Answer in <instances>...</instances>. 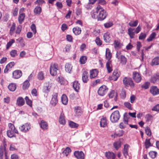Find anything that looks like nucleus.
<instances>
[{
    "mask_svg": "<svg viewBox=\"0 0 159 159\" xmlns=\"http://www.w3.org/2000/svg\"><path fill=\"white\" fill-rule=\"evenodd\" d=\"M150 85V83L148 82H147L144 83L142 86L141 88L142 89H147L148 88L149 86Z\"/></svg>",
    "mask_w": 159,
    "mask_h": 159,
    "instance_id": "nucleus-46",
    "label": "nucleus"
},
{
    "mask_svg": "<svg viewBox=\"0 0 159 159\" xmlns=\"http://www.w3.org/2000/svg\"><path fill=\"white\" fill-rule=\"evenodd\" d=\"M128 34L130 38H134L135 35L134 29L131 28H129L128 29Z\"/></svg>",
    "mask_w": 159,
    "mask_h": 159,
    "instance_id": "nucleus-21",
    "label": "nucleus"
},
{
    "mask_svg": "<svg viewBox=\"0 0 159 159\" xmlns=\"http://www.w3.org/2000/svg\"><path fill=\"white\" fill-rule=\"evenodd\" d=\"M106 67L107 69V71L109 73H111L112 71V65L111 61H107L106 64Z\"/></svg>",
    "mask_w": 159,
    "mask_h": 159,
    "instance_id": "nucleus-20",
    "label": "nucleus"
},
{
    "mask_svg": "<svg viewBox=\"0 0 159 159\" xmlns=\"http://www.w3.org/2000/svg\"><path fill=\"white\" fill-rule=\"evenodd\" d=\"M152 118V116L150 114H147L145 116V119L147 122L151 121Z\"/></svg>",
    "mask_w": 159,
    "mask_h": 159,
    "instance_id": "nucleus-48",
    "label": "nucleus"
},
{
    "mask_svg": "<svg viewBox=\"0 0 159 159\" xmlns=\"http://www.w3.org/2000/svg\"><path fill=\"white\" fill-rule=\"evenodd\" d=\"M65 116L63 111H62L60 114L59 117V123L63 125H65L66 121L65 118Z\"/></svg>",
    "mask_w": 159,
    "mask_h": 159,
    "instance_id": "nucleus-11",
    "label": "nucleus"
},
{
    "mask_svg": "<svg viewBox=\"0 0 159 159\" xmlns=\"http://www.w3.org/2000/svg\"><path fill=\"white\" fill-rule=\"evenodd\" d=\"M116 57L119 60L120 63L122 65H125L126 62L127 60L125 57L120 54V52H117L116 54Z\"/></svg>",
    "mask_w": 159,
    "mask_h": 159,
    "instance_id": "nucleus-5",
    "label": "nucleus"
},
{
    "mask_svg": "<svg viewBox=\"0 0 159 159\" xmlns=\"http://www.w3.org/2000/svg\"><path fill=\"white\" fill-rule=\"evenodd\" d=\"M98 71L96 69L91 70L90 71V77L91 79L94 78L98 75Z\"/></svg>",
    "mask_w": 159,
    "mask_h": 159,
    "instance_id": "nucleus-14",
    "label": "nucleus"
},
{
    "mask_svg": "<svg viewBox=\"0 0 159 159\" xmlns=\"http://www.w3.org/2000/svg\"><path fill=\"white\" fill-rule=\"evenodd\" d=\"M25 101L22 97H19L17 99L16 104L19 106H21L25 104Z\"/></svg>",
    "mask_w": 159,
    "mask_h": 159,
    "instance_id": "nucleus-15",
    "label": "nucleus"
},
{
    "mask_svg": "<svg viewBox=\"0 0 159 159\" xmlns=\"http://www.w3.org/2000/svg\"><path fill=\"white\" fill-rule=\"evenodd\" d=\"M72 86L74 89H80V84L78 83V81H74L73 82Z\"/></svg>",
    "mask_w": 159,
    "mask_h": 159,
    "instance_id": "nucleus-33",
    "label": "nucleus"
},
{
    "mask_svg": "<svg viewBox=\"0 0 159 159\" xmlns=\"http://www.w3.org/2000/svg\"><path fill=\"white\" fill-rule=\"evenodd\" d=\"M26 104L29 105L30 107L32 106V102L31 100L29 99L27 96H26L25 98Z\"/></svg>",
    "mask_w": 159,
    "mask_h": 159,
    "instance_id": "nucleus-50",
    "label": "nucleus"
},
{
    "mask_svg": "<svg viewBox=\"0 0 159 159\" xmlns=\"http://www.w3.org/2000/svg\"><path fill=\"white\" fill-rule=\"evenodd\" d=\"M120 117V116L119 111L117 110L116 111L111 114L110 116V120L112 122L115 123L118 121Z\"/></svg>",
    "mask_w": 159,
    "mask_h": 159,
    "instance_id": "nucleus-4",
    "label": "nucleus"
},
{
    "mask_svg": "<svg viewBox=\"0 0 159 159\" xmlns=\"http://www.w3.org/2000/svg\"><path fill=\"white\" fill-rule=\"evenodd\" d=\"M138 23V21L136 20L135 21L131 20L129 23V25L131 27L136 26Z\"/></svg>",
    "mask_w": 159,
    "mask_h": 159,
    "instance_id": "nucleus-38",
    "label": "nucleus"
},
{
    "mask_svg": "<svg viewBox=\"0 0 159 159\" xmlns=\"http://www.w3.org/2000/svg\"><path fill=\"white\" fill-rule=\"evenodd\" d=\"M82 80L84 83H87L89 79L88 76V73L86 71H84L82 74Z\"/></svg>",
    "mask_w": 159,
    "mask_h": 159,
    "instance_id": "nucleus-28",
    "label": "nucleus"
},
{
    "mask_svg": "<svg viewBox=\"0 0 159 159\" xmlns=\"http://www.w3.org/2000/svg\"><path fill=\"white\" fill-rule=\"evenodd\" d=\"M145 131L146 134L148 136H150L151 134V131L150 129L147 127L145 128Z\"/></svg>",
    "mask_w": 159,
    "mask_h": 159,
    "instance_id": "nucleus-57",
    "label": "nucleus"
},
{
    "mask_svg": "<svg viewBox=\"0 0 159 159\" xmlns=\"http://www.w3.org/2000/svg\"><path fill=\"white\" fill-rule=\"evenodd\" d=\"M42 11V8L40 7L37 6L34 10V12L35 15H39Z\"/></svg>",
    "mask_w": 159,
    "mask_h": 159,
    "instance_id": "nucleus-31",
    "label": "nucleus"
},
{
    "mask_svg": "<svg viewBox=\"0 0 159 159\" xmlns=\"http://www.w3.org/2000/svg\"><path fill=\"white\" fill-rule=\"evenodd\" d=\"M74 111L76 116L80 115L83 112L82 108L79 106H76L74 107Z\"/></svg>",
    "mask_w": 159,
    "mask_h": 159,
    "instance_id": "nucleus-12",
    "label": "nucleus"
},
{
    "mask_svg": "<svg viewBox=\"0 0 159 159\" xmlns=\"http://www.w3.org/2000/svg\"><path fill=\"white\" fill-rule=\"evenodd\" d=\"M61 100L62 103L65 105L67 104L68 102V99L67 96L65 94H63L61 98Z\"/></svg>",
    "mask_w": 159,
    "mask_h": 159,
    "instance_id": "nucleus-34",
    "label": "nucleus"
},
{
    "mask_svg": "<svg viewBox=\"0 0 159 159\" xmlns=\"http://www.w3.org/2000/svg\"><path fill=\"white\" fill-rule=\"evenodd\" d=\"M15 42V40L13 39H11L10 40L7 44V48L8 49L11 46L12 44Z\"/></svg>",
    "mask_w": 159,
    "mask_h": 159,
    "instance_id": "nucleus-58",
    "label": "nucleus"
},
{
    "mask_svg": "<svg viewBox=\"0 0 159 159\" xmlns=\"http://www.w3.org/2000/svg\"><path fill=\"white\" fill-rule=\"evenodd\" d=\"M104 26L106 28H108L111 27L113 25L112 22H109L104 24Z\"/></svg>",
    "mask_w": 159,
    "mask_h": 159,
    "instance_id": "nucleus-64",
    "label": "nucleus"
},
{
    "mask_svg": "<svg viewBox=\"0 0 159 159\" xmlns=\"http://www.w3.org/2000/svg\"><path fill=\"white\" fill-rule=\"evenodd\" d=\"M30 84L28 80H25L23 83V89H28L30 86Z\"/></svg>",
    "mask_w": 159,
    "mask_h": 159,
    "instance_id": "nucleus-36",
    "label": "nucleus"
},
{
    "mask_svg": "<svg viewBox=\"0 0 159 159\" xmlns=\"http://www.w3.org/2000/svg\"><path fill=\"white\" fill-rule=\"evenodd\" d=\"M91 15L92 17L93 18H97L98 19V14L96 11V12L93 11H92L91 12Z\"/></svg>",
    "mask_w": 159,
    "mask_h": 159,
    "instance_id": "nucleus-52",
    "label": "nucleus"
},
{
    "mask_svg": "<svg viewBox=\"0 0 159 159\" xmlns=\"http://www.w3.org/2000/svg\"><path fill=\"white\" fill-rule=\"evenodd\" d=\"M95 42L97 45L100 46L102 44V41L98 37H97L95 39Z\"/></svg>",
    "mask_w": 159,
    "mask_h": 159,
    "instance_id": "nucleus-54",
    "label": "nucleus"
},
{
    "mask_svg": "<svg viewBox=\"0 0 159 159\" xmlns=\"http://www.w3.org/2000/svg\"><path fill=\"white\" fill-rule=\"evenodd\" d=\"M18 8L16 7L14 8L13 10L12 11V13L14 16H16L18 14Z\"/></svg>",
    "mask_w": 159,
    "mask_h": 159,
    "instance_id": "nucleus-62",
    "label": "nucleus"
},
{
    "mask_svg": "<svg viewBox=\"0 0 159 159\" xmlns=\"http://www.w3.org/2000/svg\"><path fill=\"white\" fill-rule=\"evenodd\" d=\"M129 117L127 113H125L124 115L123 120L125 123L126 124H128V119Z\"/></svg>",
    "mask_w": 159,
    "mask_h": 159,
    "instance_id": "nucleus-40",
    "label": "nucleus"
},
{
    "mask_svg": "<svg viewBox=\"0 0 159 159\" xmlns=\"http://www.w3.org/2000/svg\"><path fill=\"white\" fill-rule=\"evenodd\" d=\"M105 155L108 159H114L116 157L114 153L110 152H106Z\"/></svg>",
    "mask_w": 159,
    "mask_h": 159,
    "instance_id": "nucleus-18",
    "label": "nucleus"
},
{
    "mask_svg": "<svg viewBox=\"0 0 159 159\" xmlns=\"http://www.w3.org/2000/svg\"><path fill=\"white\" fill-rule=\"evenodd\" d=\"M11 56L12 57H15L17 55V51L16 50H13L10 52Z\"/></svg>",
    "mask_w": 159,
    "mask_h": 159,
    "instance_id": "nucleus-55",
    "label": "nucleus"
},
{
    "mask_svg": "<svg viewBox=\"0 0 159 159\" xmlns=\"http://www.w3.org/2000/svg\"><path fill=\"white\" fill-rule=\"evenodd\" d=\"M16 25L15 23H13L11 26V27L10 30V34L11 35H12L14 32L15 30Z\"/></svg>",
    "mask_w": 159,
    "mask_h": 159,
    "instance_id": "nucleus-49",
    "label": "nucleus"
},
{
    "mask_svg": "<svg viewBox=\"0 0 159 159\" xmlns=\"http://www.w3.org/2000/svg\"><path fill=\"white\" fill-rule=\"evenodd\" d=\"M51 84L48 83H46L44 84V89H50L51 88Z\"/></svg>",
    "mask_w": 159,
    "mask_h": 159,
    "instance_id": "nucleus-60",
    "label": "nucleus"
},
{
    "mask_svg": "<svg viewBox=\"0 0 159 159\" xmlns=\"http://www.w3.org/2000/svg\"><path fill=\"white\" fill-rule=\"evenodd\" d=\"M57 97V93H54L52 94V97L50 101V103L53 106H55L58 102Z\"/></svg>",
    "mask_w": 159,
    "mask_h": 159,
    "instance_id": "nucleus-9",
    "label": "nucleus"
},
{
    "mask_svg": "<svg viewBox=\"0 0 159 159\" xmlns=\"http://www.w3.org/2000/svg\"><path fill=\"white\" fill-rule=\"evenodd\" d=\"M69 126L72 128H77L79 126V125L73 121H70L69 123Z\"/></svg>",
    "mask_w": 159,
    "mask_h": 159,
    "instance_id": "nucleus-43",
    "label": "nucleus"
},
{
    "mask_svg": "<svg viewBox=\"0 0 159 159\" xmlns=\"http://www.w3.org/2000/svg\"><path fill=\"white\" fill-rule=\"evenodd\" d=\"M71 151V150L70 148L67 147L65 150L63 152V153L64 155L66 156V157L67 156L69 153Z\"/></svg>",
    "mask_w": 159,
    "mask_h": 159,
    "instance_id": "nucleus-41",
    "label": "nucleus"
},
{
    "mask_svg": "<svg viewBox=\"0 0 159 159\" xmlns=\"http://www.w3.org/2000/svg\"><path fill=\"white\" fill-rule=\"evenodd\" d=\"M72 66L69 63H66L65 65V70L66 72L70 73L72 69Z\"/></svg>",
    "mask_w": 159,
    "mask_h": 159,
    "instance_id": "nucleus-29",
    "label": "nucleus"
},
{
    "mask_svg": "<svg viewBox=\"0 0 159 159\" xmlns=\"http://www.w3.org/2000/svg\"><path fill=\"white\" fill-rule=\"evenodd\" d=\"M58 81L61 84H63L65 82L64 79L62 77H59L57 79Z\"/></svg>",
    "mask_w": 159,
    "mask_h": 159,
    "instance_id": "nucleus-56",
    "label": "nucleus"
},
{
    "mask_svg": "<svg viewBox=\"0 0 159 159\" xmlns=\"http://www.w3.org/2000/svg\"><path fill=\"white\" fill-rule=\"evenodd\" d=\"M157 153L155 151H150L149 153V156L152 158H155L157 156Z\"/></svg>",
    "mask_w": 159,
    "mask_h": 159,
    "instance_id": "nucleus-42",
    "label": "nucleus"
},
{
    "mask_svg": "<svg viewBox=\"0 0 159 159\" xmlns=\"http://www.w3.org/2000/svg\"><path fill=\"white\" fill-rule=\"evenodd\" d=\"M30 128V124L29 123H25L19 127L20 130L23 133L27 132Z\"/></svg>",
    "mask_w": 159,
    "mask_h": 159,
    "instance_id": "nucleus-7",
    "label": "nucleus"
},
{
    "mask_svg": "<svg viewBox=\"0 0 159 159\" xmlns=\"http://www.w3.org/2000/svg\"><path fill=\"white\" fill-rule=\"evenodd\" d=\"M87 57L86 56H82L80 58V61L81 64H84L86 62Z\"/></svg>",
    "mask_w": 159,
    "mask_h": 159,
    "instance_id": "nucleus-35",
    "label": "nucleus"
},
{
    "mask_svg": "<svg viewBox=\"0 0 159 159\" xmlns=\"http://www.w3.org/2000/svg\"><path fill=\"white\" fill-rule=\"evenodd\" d=\"M121 142L120 141H116L114 143L113 145L114 147L116 149H118L120 147Z\"/></svg>",
    "mask_w": 159,
    "mask_h": 159,
    "instance_id": "nucleus-37",
    "label": "nucleus"
},
{
    "mask_svg": "<svg viewBox=\"0 0 159 159\" xmlns=\"http://www.w3.org/2000/svg\"><path fill=\"white\" fill-rule=\"evenodd\" d=\"M13 78L15 79H18L22 75V72L20 70H16L12 73Z\"/></svg>",
    "mask_w": 159,
    "mask_h": 159,
    "instance_id": "nucleus-13",
    "label": "nucleus"
},
{
    "mask_svg": "<svg viewBox=\"0 0 159 159\" xmlns=\"http://www.w3.org/2000/svg\"><path fill=\"white\" fill-rule=\"evenodd\" d=\"M123 81L124 85L126 87H130L131 88H133L134 86V84L130 78L125 77Z\"/></svg>",
    "mask_w": 159,
    "mask_h": 159,
    "instance_id": "nucleus-3",
    "label": "nucleus"
},
{
    "mask_svg": "<svg viewBox=\"0 0 159 159\" xmlns=\"http://www.w3.org/2000/svg\"><path fill=\"white\" fill-rule=\"evenodd\" d=\"M58 70V65L57 64L54 63L50 66V72L52 75H56L57 74V71Z\"/></svg>",
    "mask_w": 159,
    "mask_h": 159,
    "instance_id": "nucleus-6",
    "label": "nucleus"
},
{
    "mask_svg": "<svg viewBox=\"0 0 159 159\" xmlns=\"http://www.w3.org/2000/svg\"><path fill=\"white\" fill-rule=\"evenodd\" d=\"M38 79L42 80L44 78V74L42 71L39 72L37 75Z\"/></svg>",
    "mask_w": 159,
    "mask_h": 159,
    "instance_id": "nucleus-51",
    "label": "nucleus"
},
{
    "mask_svg": "<svg viewBox=\"0 0 159 159\" xmlns=\"http://www.w3.org/2000/svg\"><path fill=\"white\" fill-rule=\"evenodd\" d=\"M45 3V1L43 0H37L35 2V4L41 5Z\"/></svg>",
    "mask_w": 159,
    "mask_h": 159,
    "instance_id": "nucleus-61",
    "label": "nucleus"
},
{
    "mask_svg": "<svg viewBox=\"0 0 159 159\" xmlns=\"http://www.w3.org/2000/svg\"><path fill=\"white\" fill-rule=\"evenodd\" d=\"M147 34L144 33H141L139 36V39L140 40H143L146 37Z\"/></svg>",
    "mask_w": 159,
    "mask_h": 159,
    "instance_id": "nucleus-59",
    "label": "nucleus"
},
{
    "mask_svg": "<svg viewBox=\"0 0 159 159\" xmlns=\"http://www.w3.org/2000/svg\"><path fill=\"white\" fill-rule=\"evenodd\" d=\"M106 90H98V94L101 96H104L106 93Z\"/></svg>",
    "mask_w": 159,
    "mask_h": 159,
    "instance_id": "nucleus-63",
    "label": "nucleus"
},
{
    "mask_svg": "<svg viewBox=\"0 0 159 159\" xmlns=\"http://www.w3.org/2000/svg\"><path fill=\"white\" fill-rule=\"evenodd\" d=\"M119 76V74L118 72L117 71V70H114L111 77V80L116 81L117 80Z\"/></svg>",
    "mask_w": 159,
    "mask_h": 159,
    "instance_id": "nucleus-24",
    "label": "nucleus"
},
{
    "mask_svg": "<svg viewBox=\"0 0 159 159\" xmlns=\"http://www.w3.org/2000/svg\"><path fill=\"white\" fill-rule=\"evenodd\" d=\"M145 148H148L149 147L151 146V144L150 142V139H146L145 140Z\"/></svg>",
    "mask_w": 159,
    "mask_h": 159,
    "instance_id": "nucleus-45",
    "label": "nucleus"
},
{
    "mask_svg": "<svg viewBox=\"0 0 159 159\" xmlns=\"http://www.w3.org/2000/svg\"><path fill=\"white\" fill-rule=\"evenodd\" d=\"M15 65V62L12 61L8 63L6 66V68L4 70V72L7 73L9 70L11 69Z\"/></svg>",
    "mask_w": 159,
    "mask_h": 159,
    "instance_id": "nucleus-19",
    "label": "nucleus"
},
{
    "mask_svg": "<svg viewBox=\"0 0 159 159\" xmlns=\"http://www.w3.org/2000/svg\"><path fill=\"white\" fill-rule=\"evenodd\" d=\"M96 11L98 14V20L102 21L104 20L107 15L106 11L101 6L98 5L96 8Z\"/></svg>",
    "mask_w": 159,
    "mask_h": 159,
    "instance_id": "nucleus-1",
    "label": "nucleus"
},
{
    "mask_svg": "<svg viewBox=\"0 0 159 159\" xmlns=\"http://www.w3.org/2000/svg\"><path fill=\"white\" fill-rule=\"evenodd\" d=\"M39 124L40 127L43 130H46L48 129V124L46 121L43 120H42L41 121Z\"/></svg>",
    "mask_w": 159,
    "mask_h": 159,
    "instance_id": "nucleus-16",
    "label": "nucleus"
},
{
    "mask_svg": "<svg viewBox=\"0 0 159 159\" xmlns=\"http://www.w3.org/2000/svg\"><path fill=\"white\" fill-rule=\"evenodd\" d=\"M109 97L111 98H113L114 96L116 97L117 96V92H115V90H111L109 94Z\"/></svg>",
    "mask_w": 159,
    "mask_h": 159,
    "instance_id": "nucleus-44",
    "label": "nucleus"
},
{
    "mask_svg": "<svg viewBox=\"0 0 159 159\" xmlns=\"http://www.w3.org/2000/svg\"><path fill=\"white\" fill-rule=\"evenodd\" d=\"M133 78L136 83L139 82L142 80L140 74L136 71H134L133 72Z\"/></svg>",
    "mask_w": 159,
    "mask_h": 159,
    "instance_id": "nucleus-8",
    "label": "nucleus"
},
{
    "mask_svg": "<svg viewBox=\"0 0 159 159\" xmlns=\"http://www.w3.org/2000/svg\"><path fill=\"white\" fill-rule=\"evenodd\" d=\"M103 39L106 43H109L111 40L110 34L109 33L107 32L105 33L103 35Z\"/></svg>",
    "mask_w": 159,
    "mask_h": 159,
    "instance_id": "nucleus-17",
    "label": "nucleus"
},
{
    "mask_svg": "<svg viewBox=\"0 0 159 159\" xmlns=\"http://www.w3.org/2000/svg\"><path fill=\"white\" fill-rule=\"evenodd\" d=\"M159 64V57H157L154 58L152 61L151 65L152 66H156Z\"/></svg>",
    "mask_w": 159,
    "mask_h": 159,
    "instance_id": "nucleus-23",
    "label": "nucleus"
},
{
    "mask_svg": "<svg viewBox=\"0 0 159 159\" xmlns=\"http://www.w3.org/2000/svg\"><path fill=\"white\" fill-rule=\"evenodd\" d=\"M8 126L9 129L7 131V136L10 138L16 137L15 134H18L19 133L14 125L12 123H9L8 124Z\"/></svg>",
    "mask_w": 159,
    "mask_h": 159,
    "instance_id": "nucleus-2",
    "label": "nucleus"
},
{
    "mask_svg": "<svg viewBox=\"0 0 159 159\" xmlns=\"http://www.w3.org/2000/svg\"><path fill=\"white\" fill-rule=\"evenodd\" d=\"M156 35V33L153 32L150 35L149 37L147 39V41L148 42L151 41L153 39L155 38Z\"/></svg>",
    "mask_w": 159,
    "mask_h": 159,
    "instance_id": "nucleus-39",
    "label": "nucleus"
},
{
    "mask_svg": "<svg viewBox=\"0 0 159 159\" xmlns=\"http://www.w3.org/2000/svg\"><path fill=\"white\" fill-rule=\"evenodd\" d=\"M16 86L15 84L11 83L9 84L8 87L9 89H16Z\"/></svg>",
    "mask_w": 159,
    "mask_h": 159,
    "instance_id": "nucleus-47",
    "label": "nucleus"
},
{
    "mask_svg": "<svg viewBox=\"0 0 159 159\" xmlns=\"http://www.w3.org/2000/svg\"><path fill=\"white\" fill-rule=\"evenodd\" d=\"M124 105L125 107L129 110H132V108L131 104L129 102H125L124 103Z\"/></svg>",
    "mask_w": 159,
    "mask_h": 159,
    "instance_id": "nucleus-53",
    "label": "nucleus"
},
{
    "mask_svg": "<svg viewBox=\"0 0 159 159\" xmlns=\"http://www.w3.org/2000/svg\"><path fill=\"white\" fill-rule=\"evenodd\" d=\"M25 17V14L24 13L20 14L18 17V21L20 24H21L24 20Z\"/></svg>",
    "mask_w": 159,
    "mask_h": 159,
    "instance_id": "nucleus-32",
    "label": "nucleus"
},
{
    "mask_svg": "<svg viewBox=\"0 0 159 159\" xmlns=\"http://www.w3.org/2000/svg\"><path fill=\"white\" fill-rule=\"evenodd\" d=\"M114 45L115 48L116 49L120 48L122 46V44L120 43V40H115Z\"/></svg>",
    "mask_w": 159,
    "mask_h": 159,
    "instance_id": "nucleus-22",
    "label": "nucleus"
},
{
    "mask_svg": "<svg viewBox=\"0 0 159 159\" xmlns=\"http://www.w3.org/2000/svg\"><path fill=\"white\" fill-rule=\"evenodd\" d=\"M111 53L110 49L107 48L106 49V58L108 61H110V59L111 57Z\"/></svg>",
    "mask_w": 159,
    "mask_h": 159,
    "instance_id": "nucleus-27",
    "label": "nucleus"
},
{
    "mask_svg": "<svg viewBox=\"0 0 159 159\" xmlns=\"http://www.w3.org/2000/svg\"><path fill=\"white\" fill-rule=\"evenodd\" d=\"M73 31L75 35H78L81 33V29L78 27H74L73 29Z\"/></svg>",
    "mask_w": 159,
    "mask_h": 159,
    "instance_id": "nucleus-26",
    "label": "nucleus"
},
{
    "mask_svg": "<svg viewBox=\"0 0 159 159\" xmlns=\"http://www.w3.org/2000/svg\"><path fill=\"white\" fill-rule=\"evenodd\" d=\"M107 125V120L105 117H103L101 118L100 121V125L101 127H106Z\"/></svg>",
    "mask_w": 159,
    "mask_h": 159,
    "instance_id": "nucleus-25",
    "label": "nucleus"
},
{
    "mask_svg": "<svg viewBox=\"0 0 159 159\" xmlns=\"http://www.w3.org/2000/svg\"><path fill=\"white\" fill-rule=\"evenodd\" d=\"M74 155L78 159H84V154L81 151H75L74 152Z\"/></svg>",
    "mask_w": 159,
    "mask_h": 159,
    "instance_id": "nucleus-10",
    "label": "nucleus"
},
{
    "mask_svg": "<svg viewBox=\"0 0 159 159\" xmlns=\"http://www.w3.org/2000/svg\"><path fill=\"white\" fill-rule=\"evenodd\" d=\"M151 81L153 83H155L157 81L159 80V75L158 74H156L155 75H154L151 77Z\"/></svg>",
    "mask_w": 159,
    "mask_h": 159,
    "instance_id": "nucleus-30",
    "label": "nucleus"
}]
</instances>
